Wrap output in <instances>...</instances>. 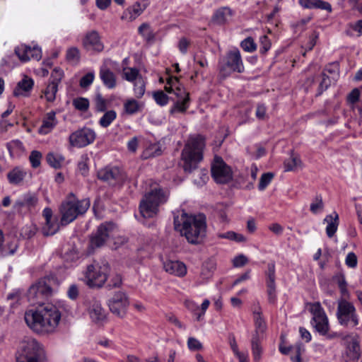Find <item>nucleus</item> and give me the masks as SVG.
Listing matches in <instances>:
<instances>
[{"label": "nucleus", "mask_w": 362, "mask_h": 362, "mask_svg": "<svg viewBox=\"0 0 362 362\" xmlns=\"http://www.w3.org/2000/svg\"><path fill=\"white\" fill-rule=\"evenodd\" d=\"M106 101L100 95H98L95 98V109L98 112H104L106 110Z\"/></svg>", "instance_id": "obj_63"}, {"label": "nucleus", "mask_w": 362, "mask_h": 362, "mask_svg": "<svg viewBox=\"0 0 362 362\" xmlns=\"http://www.w3.org/2000/svg\"><path fill=\"white\" fill-rule=\"evenodd\" d=\"M274 177V174L272 173H267L262 175L258 185L260 191H263L269 185Z\"/></svg>", "instance_id": "obj_48"}, {"label": "nucleus", "mask_w": 362, "mask_h": 362, "mask_svg": "<svg viewBox=\"0 0 362 362\" xmlns=\"http://www.w3.org/2000/svg\"><path fill=\"white\" fill-rule=\"evenodd\" d=\"M94 79V74L93 73H88L85 76H83L80 80V86L82 88H86L89 86L93 81Z\"/></svg>", "instance_id": "obj_59"}, {"label": "nucleus", "mask_w": 362, "mask_h": 362, "mask_svg": "<svg viewBox=\"0 0 362 362\" xmlns=\"http://www.w3.org/2000/svg\"><path fill=\"white\" fill-rule=\"evenodd\" d=\"M58 91V86L56 83L49 82L44 90L45 97L47 102H53L56 98V93Z\"/></svg>", "instance_id": "obj_43"}, {"label": "nucleus", "mask_w": 362, "mask_h": 362, "mask_svg": "<svg viewBox=\"0 0 362 362\" xmlns=\"http://www.w3.org/2000/svg\"><path fill=\"white\" fill-rule=\"evenodd\" d=\"M15 54L23 62L31 59L40 60L42 57L41 49L38 47H31L26 45H21L15 48Z\"/></svg>", "instance_id": "obj_16"}, {"label": "nucleus", "mask_w": 362, "mask_h": 362, "mask_svg": "<svg viewBox=\"0 0 362 362\" xmlns=\"http://www.w3.org/2000/svg\"><path fill=\"white\" fill-rule=\"evenodd\" d=\"M33 85L34 81L31 78L24 76V78L18 83L13 90V95L15 96H28Z\"/></svg>", "instance_id": "obj_24"}, {"label": "nucleus", "mask_w": 362, "mask_h": 362, "mask_svg": "<svg viewBox=\"0 0 362 362\" xmlns=\"http://www.w3.org/2000/svg\"><path fill=\"white\" fill-rule=\"evenodd\" d=\"M95 136V132L93 129L83 127L71 133L69 137V141L73 147L83 148L92 144Z\"/></svg>", "instance_id": "obj_13"}, {"label": "nucleus", "mask_w": 362, "mask_h": 362, "mask_svg": "<svg viewBox=\"0 0 362 362\" xmlns=\"http://www.w3.org/2000/svg\"><path fill=\"white\" fill-rule=\"evenodd\" d=\"M38 199L35 194L27 193L19 198L14 204V208L18 211L23 209L30 211L37 204Z\"/></svg>", "instance_id": "obj_22"}, {"label": "nucleus", "mask_w": 362, "mask_h": 362, "mask_svg": "<svg viewBox=\"0 0 362 362\" xmlns=\"http://www.w3.org/2000/svg\"><path fill=\"white\" fill-rule=\"evenodd\" d=\"M129 304L126 293L122 291L116 292L108 303L110 311L119 317H124Z\"/></svg>", "instance_id": "obj_14"}, {"label": "nucleus", "mask_w": 362, "mask_h": 362, "mask_svg": "<svg viewBox=\"0 0 362 362\" xmlns=\"http://www.w3.org/2000/svg\"><path fill=\"white\" fill-rule=\"evenodd\" d=\"M299 4L305 8H320L328 11H332L330 4L322 0H299Z\"/></svg>", "instance_id": "obj_26"}, {"label": "nucleus", "mask_w": 362, "mask_h": 362, "mask_svg": "<svg viewBox=\"0 0 362 362\" xmlns=\"http://www.w3.org/2000/svg\"><path fill=\"white\" fill-rule=\"evenodd\" d=\"M66 59L71 63L76 64L80 59V51L76 47H71L66 51Z\"/></svg>", "instance_id": "obj_45"}, {"label": "nucleus", "mask_w": 362, "mask_h": 362, "mask_svg": "<svg viewBox=\"0 0 362 362\" xmlns=\"http://www.w3.org/2000/svg\"><path fill=\"white\" fill-rule=\"evenodd\" d=\"M42 154L37 151H33L30 155L29 159L33 168H37L40 165Z\"/></svg>", "instance_id": "obj_56"}, {"label": "nucleus", "mask_w": 362, "mask_h": 362, "mask_svg": "<svg viewBox=\"0 0 362 362\" xmlns=\"http://www.w3.org/2000/svg\"><path fill=\"white\" fill-rule=\"evenodd\" d=\"M332 78L329 77L325 72H322L321 74V81L319 85V94H321L324 90H327L331 85Z\"/></svg>", "instance_id": "obj_49"}, {"label": "nucleus", "mask_w": 362, "mask_h": 362, "mask_svg": "<svg viewBox=\"0 0 362 362\" xmlns=\"http://www.w3.org/2000/svg\"><path fill=\"white\" fill-rule=\"evenodd\" d=\"M346 264L351 268H355L357 266V257L354 252H349L345 259Z\"/></svg>", "instance_id": "obj_62"}, {"label": "nucleus", "mask_w": 362, "mask_h": 362, "mask_svg": "<svg viewBox=\"0 0 362 362\" xmlns=\"http://www.w3.org/2000/svg\"><path fill=\"white\" fill-rule=\"evenodd\" d=\"M87 310L90 317L95 322H103L105 317V312L101 306V303L95 298L87 301Z\"/></svg>", "instance_id": "obj_19"}, {"label": "nucleus", "mask_w": 362, "mask_h": 362, "mask_svg": "<svg viewBox=\"0 0 362 362\" xmlns=\"http://www.w3.org/2000/svg\"><path fill=\"white\" fill-rule=\"evenodd\" d=\"M141 105L134 99H129L124 104V111L128 115H134L141 110Z\"/></svg>", "instance_id": "obj_41"}, {"label": "nucleus", "mask_w": 362, "mask_h": 362, "mask_svg": "<svg viewBox=\"0 0 362 362\" xmlns=\"http://www.w3.org/2000/svg\"><path fill=\"white\" fill-rule=\"evenodd\" d=\"M153 98L156 103L161 106L165 105L168 103V95L161 90L154 93Z\"/></svg>", "instance_id": "obj_55"}, {"label": "nucleus", "mask_w": 362, "mask_h": 362, "mask_svg": "<svg viewBox=\"0 0 362 362\" xmlns=\"http://www.w3.org/2000/svg\"><path fill=\"white\" fill-rule=\"evenodd\" d=\"M188 348L191 351H197L202 349V343L194 337H189L187 340Z\"/></svg>", "instance_id": "obj_58"}, {"label": "nucleus", "mask_w": 362, "mask_h": 362, "mask_svg": "<svg viewBox=\"0 0 362 362\" xmlns=\"http://www.w3.org/2000/svg\"><path fill=\"white\" fill-rule=\"evenodd\" d=\"M175 228L179 229L181 234L191 244L200 243L206 235V223L204 214L197 216H188L183 213L180 219L175 218L174 220Z\"/></svg>", "instance_id": "obj_3"}, {"label": "nucleus", "mask_w": 362, "mask_h": 362, "mask_svg": "<svg viewBox=\"0 0 362 362\" xmlns=\"http://www.w3.org/2000/svg\"><path fill=\"white\" fill-rule=\"evenodd\" d=\"M16 362H47V357L42 346L34 338L25 337L17 348Z\"/></svg>", "instance_id": "obj_5"}, {"label": "nucleus", "mask_w": 362, "mask_h": 362, "mask_svg": "<svg viewBox=\"0 0 362 362\" xmlns=\"http://www.w3.org/2000/svg\"><path fill=\"white\" fill-rule=\"evenodd\" d=\"M37 230V227L31 224L22 228L21 235L25 238H31L35 235Z\"/></svg>", "instance_id": "obj_54"}, {"label": "nucleus", "mask_w": 362, "mask_h": 362, "mask_svg": "<svg viewBox=\"0 0 362 362\" xmlns=\"http://www.w3.org/2000/svg\"><path fill=\"white\" fill-rule=\"evenodd\" d=\"M117 227L112 222L101 223L90 238V247L92 249L103 247L110 238H114Z\"/></svg>", "instance_id": "obj_9"}, {"label": "nucleus", "mask_w": 362, "mask_h": 362, "mask_svg": "<svg viewBox=\"0 0 362 362\" xmlns=\"http://www.w3.org/2000/svg\"><path fill=\"white\" fill-rule=\"evenodd\" d=\"M339 67L338 63L334 62L328 64L323 72H325L327 74H329L332 79L333 81H336L339 76Z\"/></svg>", "instance_id": "obj_47"}, {"label": "nucleus", "mask_w": 362, "mask_h": 362, "mask_svg": "<svg viewBox=\"0 0 362 362\" xmlns=\"http://www.w3.org/2000/svg\"><path fill=\"white\" fill-rule=\"evenodd\" d=\"M88 160H89V158L87 154H83L80 158V160L78 163V168L80 173L83 175H86L88 171Z\"/></svg>", "instance_id": "obj_51"}, {"label": "nucleus", "mask_w": 362, "mask_h": 362, "mask_svg": "<svg viewBox=\"0 0 362 362\" xmlns=\"http://www.w3.org/2000/svg\"><path fill=\"white\" fill-rule=\"evenodd\" d=\"M100 77L107 88H114L116 86V76L109 69L102 67L100 71Z\"/></svg>", "instance_id": "obj_28"}, {"label": "nucleus", "mask_w": 362, "mask_h": 362, "mask_svg": "<svg viewBox=\"0 0 362 362\" xmlns=\"http://www.w3.org/2000/svg\"><path fill=\"white\" fill-rule=\"evenodd\" d=\"M284 165L285 171H293L301 165V160L298 155L291 153L290 158L285 160Z\"/></svg>", "instance_id": "obj_37"}, {"label": "nucleus", "mask_w": 362, "mask_h": 362, "mask_svg": "<svg viewBox=\"0 0 362 362\" xmlns=\"http://www.w3.org/2000/svg\"><path fill=\"white\" fill-rule=\"evenodd\" d=\"M260 339L257 335H252L251 340L252 351L255 362H259L262 357V349L260 345Z\"/></svg>", "instance_id": "obj_33"}, {"label": "nucleus", "mask_w": 362, "mask_h": 362, "mask_svg": "<svg viewBox=\"0 0 362 362\" xmlns=\"http://www.w3.org/2000/svg\"><path fill=\"white\" fill-rule=\"evenodd\" d=\"M241 47L246 52H252L256 50L257 46L252 37H247L242 41Z\"/></svg>", "instance_id": "obj_52"}, {"label": "nucleus", "mask_w": 362, "mask_h": 362, "mask_svg": "<svg viewBox=\"0 0 362 362\" xmlns=\"http://www.w3.org/2000/svg\"><path fill=\"white\" fill-rule=\"evenodd\" d=\"M82 45L86 50L98 52H102L104 49L103 43L96 30L89 31L85 35L82 40Z\"/></svg>", "instance_id": "obj_17"}, {"label": "nucleus", "mask_w": 362, "mask_h": 362, "mask_svg": "<svg viewBox=\"0 0 362 362\" xmlns=\"http://www.w3.org/2000/svg\"><path fill=\"white\" fill-rule=\"evenodd\" d=\"M336 315L341 326L354 328L359 324V317L354 305L345 299L338 301Z\"/></svg>", "instance_id": "obj_8"}, {"label": "nucleus", "mask_w": 362, "mask_h": 362, "mask_svg": "<svg viewBox=\"0 0 362 362\" xmlns=\"http://www.w3.org/2000/svg\"><path fill=\"white\" fill-rule=\"evenodd\" d=\"M324 222L327 223L326 227V233L329 238H332L337 230L339 226V215L334 212L332 214L327 215Z\"/></svg>", "instance_id": "obj_25"}, {"label": "nucleus", "mask_w": 362, "mask_h": 362, "mask_svg": "<svg viewBox=\"0 0 362 362\" xmlns=\"http://www.w3.org/2000/svg\"><path fill=\"white\" fill-rule=\"evenodd\" d=\"M109 272L110 267L107 262L93 261L87 265L83 272V280L89 287H101L107 281Z\"/></svg>", "instance_id": "obj_7"}, {"label": "nucleus", "mask_w": 362, "mask_h": 362, "mask_svg": "<svg viewBox=\"0 0 362 362\" xmlns=\"http://www.w3.org/2000/svg\"><path fill=\"white\" fill-rule=\"evenodd\" d=\"M255 115L257 119L264 120L267 119V108L264 104H258L255 111Z\"/></svg>", "instance_id": "obj_60"}, {"label": "nucleus", "mask_w": 362, "mask_h": 362, "mask_svg": "<svg viewBox=\"0 0 362 362\" xmlns=\"http://www.w3.org/2000/svg\"><path fill=\"white\" fill-rule=\"evenodd\" d=\"M117 113L115 110L107 111L100 119L99 124L101 127L106 128L116 119Z\"/></svg>", "instance_id": "obj_42"}, {"label": "nucleus", "mask_w": 362, "mask_h": 362, "mask_svg": "<svg viewBox=\"0 0 362 362\" xmlns=\"http://www.w3.org/2000/svg\"><path fill=\"white\" fill-rule=\"evenodd\" d=\"M161 154L160 146L157 144H150L144 151L143 157L148 158L150 157H155Z\"/></svg>", "instance_id": "obj_44"}, {"label": "nucleus", "mask_w": 362, "mask_h": 362, "mask_svg": "<svg viewBox=\"0 0 362 362\" xmlns=\"http://www.w3.org/2000/svg\"><path fill=\"white\" fill-rule=\"evenodd\" d=\"M89 206V199L78 200L74 194H70L62 203L59 209L62 215L61 223L62 225L70 223L79 215L85 214Z\"/></svg>", "instance_id": "obj_6"}, {"label": "nucleus", "mask_w": 362, "mask_h": 362, "mask_svg": "<svg viewBox=\"0 0 362 362\" xmlns=\"http://www.w3.org/2000/svg\"><path fill=\"white\" fill-rule=\"evenodd\" d=\"M309 310L313 315L311 323L321 335H326L329 331L328 318L320 303H309Z\"/></svg>", "instance_id": "obj_10"}, {"label": "nucleus", "mask_w": 362, "mask_h": 362, "mask_svg": "<svg viewBox=\"0 0 362 362\" xmlns=\"http://www.w3.org/2000/svg\"><path fill=\"white\" fill-rule=\"evenodd\" d=\"M122 284V277L119 274H116L110 281L107 284V286L110 288L119 287Z\"/></svg>", "instance_id": "obj_64"}, {"label": "nucleus", "mask_w": 362, "mask_h": 362, "mask_svg": "<svg viewBox=\"0 0 362 362\" xmlns=\"http://www.w3.org/2000/svg\"><path fill=\"white\" fill-rule=\"evenodd\" d=\"M346 354L350 359L356 360L360 356L359 343L356 339H352L348 343Z\"/></svg>", "instance_id": "obj_35"}, {"label": "nucleus", "mask_w": 362, "mask_h": 362, "mask_svg": "<svg viewBox=\"0 0 362 362\" xmlns=\"http://www.w3.org/2000/svg\"><path fill=\"white\" fill-rule=\"evenodd\" d=\"M216 268V263L214 259H209L202 266L201 276L204 279H210Z\"/></svg>", "instance_id": "obj_31"}, {"label": "nucleus", "mask_w": 362, "mask_h": 362, "mask_svg": "<svg viewBox=\"0 0 362 362\" xmlns=\"http://www.w3.org/2000/svg\"><path fill=\"white\" fill-rule=\"evenodd\" d=\"M142 76L139 74V71L136 68L125 67L122 70V77L129 82L133 83L139 78Z\"/></svg>", "instance_id": "obj_38"}, {"label": "nucleus", "mask_w": 362, "mask_h": 362, "mask_svg": "<svg viewBox=\"0 0 362 362\" xmlns=\"http://www.w3.org/2000/svg\"><path fill=\"white\" fill-rule=\"evenodd\" d=\"M58 124L56 112L50 111L45 115L42 118V125L38 129L40 134L46 135L51 132Z\"/></svg>", "instance_id": "obj_23"}, {"label": "nucleus", "mask_w": 362, "mask_h": 362, "mask_svg": "<svg viewBox=\"0 0 362 362\" xmlns=\"http://www.w3.org/2000/svg\"><path fill=\"white\" fill-rule=\"evenodd\" d=\"M149 188L146 189L139 204V211L144 218L156 216L161 205L165 204L170 196V191L159 184L148 180L146 182Z\"/></svg>", "instance_id": "obj_2"}, {"label": "nucleus", "mask_w": 362, "mask_h": 362, "mask_svg": "<svg viewBox=\"0 0 362 362\" xmlns=\"http://www.w3.org/2000/svg\"><path fill=\"white\" fill-rule=\"evenodd\" d=\"M232 16L233 12L230 8L223 7L215 12L213 20L216 23L221 25L230 20Z\"/></svg>", "instance_id": "obj_29"}, {"label": "nucleus", "mask_w": 362, "mask_h": 362, "mask_svg": "<svg viewBox=\"0 0 362 362\" xmlns=\"http://www.w3.org/2000/svg\"><path fill=\"white\" fill-rule=\"evenodd\" d=\"M139 33L148 41L153 39V34L151 30L150 26L146 23H143L139 26Z\"/></svg>", "instance_id": "obj_50"}, {"label": "nucleus", "mask_w": 362, "mask_h": 362, "mask_svg": "<svg viewBox=\"0 0 362 362\" xmlns=\"http://www.w3.org/2000/svg\"><path fill=\"white\" fill-rule=\"evenodd\" d=\"M205 147L204 136L198 134L189 137L181 153L185 172L192 173L198 168V165L203 160Z\"/></svg>", "instance_id": "obj_4"}, {"label": "nucleus", "mask_w": 362, "mask_h": 362, "mask_svg": "<svg viewBox=\"0 0 362 362\" xmlns=\"http://www.w3.org/2000/svg\"><path fill=\"white\" fill-rule=\"evenodd\" d=\"M248 262L247 257L244 255H239L233 259V264L235 267H241L245 265Z\"/></svg>", "instance_id": "obj_61"}, {"label": "nucleus", "mask_w": 362, "mask_h": 362, "mask_svg": "<svg viewBox=\"0 0 362 362\" xmlns=\"http://www.w3.org/2000/svg\"><path fill=\"white\" fill-rule=\"evenodd\" d=\"M211 175L218 183H226L232 179V170L222 158L216 156L211 164Z\"/></svg>", "instance_id": "obj_12"}, {"label": "nucleus", "mask_w": 362, "mask_h": 362, "mask_svg": "<svg viewBox=\"0 0 362 362\" xmlns=\"http://www.w3.org/2000/svg\"><path fill=\"white\" fill-rule=\"evenodd\" d=\"M64 76V71L60 68H54L51 74L50 82L59 85Z\"/></svg>", "instance_id": "obj_53"}, {"label": "nucleus", "mask_w": 362, "mask_h": 362, "mask_svg": "<svg viewBox=\"0 0 362 362\" xmlns=\"http://www.w3.org/2000/svg\"><path fill=\"white\" fill-rule=\"evenodd\" d=\"M48 164L57 169L60 168L64 161V157L59 153H49L46 157Z\"/></svg>", "instance_id": "obj_36"}, {"label": "nucleus", "mask_w": 362, "mask_h": 362, "mask_svg": "<svg viewBox=\"0 0 362 362\" xmlns=\"http://www.w3.org/2000/svg\"><path fill=\"white\" fill-rule=\"evenodd\" d=\"M145 8V5H141L140 3L136 2L132 7L127 8L124 11L122 18L129 21H134L143 13Z\"/></svg>", "instance_id": "obj_27"}, {"label": "nucleus", "mask_w": 362, "mask_h": 362, "mask_svg": "<svg viewBox=\"0 0 362 362\" xmlns=\"http://www.w3.org/2000/svg\"><path fill=\"white\" fill-rule=\"evenodd\" d=\"M175 94L178 98V100L174 104L173 107L170 109V114H174L175 112H185L189 107V93H186L180 87L176 86Z\"/></svg>", "instance_id": "obj_18"}, {"label": "nucleus", "mask_w": 362, "mask_h": 362, "mask_svg": "<svg viewBox=\"0 0 362 362\" xmlns=\"http://www.w3.org/2000/svg\"><path fill=\"white\" fill-rule=\"evenodd\" d=\"M323 202L321 197H317L310 204V211L313 214H317L323 209Z\"/></svg>", "instance_id": "obj_57"}, {"label": "nucleus", "mask_w": 362, "mask_h": 362, "mask_svg": "<svg viewBox=\"0 0 362 362\" xmlns=\"http://www.w3.org/2000/svg\"><path fill=\"white\" fill-rule=\"evenodd\" d=\"M255 326V333L253 335H257L262 338V335L267 329V324L262 315L253 316Z\"/></svg>", "instance_id": "obj_39"}, {"label": "nucleus", "mask_w": 362, "mask_h": 362, "mask_svg": "<svg viewBox=\"0 0 362 362\" xmlns=\"http://www.w3.org/2000/svg\"><path fill=\"white\" fill-rule=\"evenodd\" d=\"M243 70L241 55L238 49L230 51L225 58L224 63L220 66V73L225 76L233 71L241 73Z\"/></svg>", "instance_id": "obj_11"}, {"label": "nucleus", "mask_w": 362, "mask_h": 362, "mask_svg": "<svg viewBox=\"0 0 362 362\" xmlns=\"http://www.w3.org/2000/svg\"><path fill=\"white\" fill-rule=\"evenodd\" d=\"M267 292L268 300L270 303H274L276 300V284H275V267L274 264H268Z\"/></svg>", "instance_id": "obj_21"}, {"label": "nucleus", "mask_w": 362, "mask_h": 362, "mask_svg": "<svg viewBox=\"0 0 362 362\" xmlns=\"http://www.w3.org/2000/svg\"><path fill=\"white\" fill-rule=\"evenodd\" d=\"M98 177L100 180L112 185L121 184L125 180V176L122 170L117 167L104 168L98 171Z\"/></svg>", "instance_id": "obj_15"}, {"label": "nucleus", "mask_w": 362, "mask_h": 362, "mask_svg": "<svg viewBox=\"0 0 362 362\" xmlns=\"http://www.w3.org/2000/svg\"><path fill=\"white\" fill-rule=\"evenodd\" d=\"M18 247V240L13 238L11 241L7 242L6 244H3L0 248V255L2 257L13 255L16 253Z\"/></svg>", "instance_id": "obj_32"}, {"label": "nucleus", "mask_w": 362, "mask_h": 362, "mask_svg": "<svg viewBox=\"0 0 362 362\" xmlns=\"http://www.w3.org/2000/svg\"><path fill=\"white\" fill-rule=\"evenodd\" d=\"M73 105L76 110L85 112L89 107V101L85 98H77L73 100Z\"/></svg>", "instance_id": "obj_46"}, {"label": "nucleus", "mask_w": 362, "mask_h": 362, "mask_svg": "<svg viewBox=\"0 0 362 362\" xmlns=\"http://www.w3.org/2000/svg\"><path fill=\"white\" fill-rule=\"evenodd\" d=\"M163 267L167 273L179 277L185 276L187 274L185 264L177 260L166 259L163 263Z\"/></svg>", "instance_id": "obj_20"}, {"label": "nucleus", "mask_w": 362, "mask_h": 362, "mask_svg": "<svg viewBox=\"0 0 362 362\" xmlns=\"http://www.w3.org/2000/svg\"><path fill=\"white\" fill-rule=\"evenodd\" d=\"M54 284L53 277H45L28 290L29 300L39 305L35 309L27 310L24 318L28 326L37 333L53 332L59 324L62 314L59 308L50 303H41L42 300L52 296Z\"/></svg>", "instance_id": "obj_1"}, {"label": "nucleus", "mask_w": 362, "mask_h": 362, "mask_svg": "<svg viewBox=\"0 0 362 362\" xmlns=\"http://www.w3.org/2000/svg\"><path fill=\"white\" fill-rule=\"evenodd\" d=\"M134 83V95L137 98H141L145 93L146 81L143 76H141Z\"/></svg>", "instance_id": "obj_40"}, {"label": "nucleus", "mask_w": 362, "mask_h": 362, "mask_svg": "<svg viewBox=\"0 0 362 362\" xmlns=\"http://www.w3.org/2000/svg\"><path fill=\"white\" fill-rule=\"evenodd\" d=\"M59 228L57 218L49 219L45 221V224L42 228V232L44 235L49 236L55 234Z\"/></svg>", "instance_id": "obj_34"}, {"label": "nucleus", "mask_w": 362, "mask_h": 362, "mask_svg": "<svg viewBox=\"0 0 362 362\" xmlns=\"http://www.w3.org/2000/svg\"><path fill=\"white\" fill-rule=\"evenodd\" d=\"M26 174L23 168L16 167L8 173L7 177L11 184L17 185L23 182Z\"/></svg>", "instance_id": "obj_30"}]
</instances>
